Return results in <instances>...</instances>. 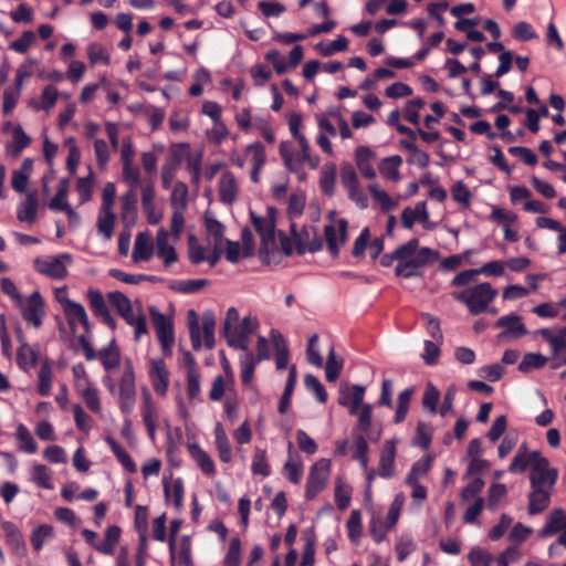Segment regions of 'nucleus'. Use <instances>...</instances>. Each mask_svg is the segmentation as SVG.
Instances as JSON below:
<instances>
[{
  "label": "nucleus",
  "instance_id": "obj_26",
  "mask_svg": "<svg viewBox=\"0 0 566 566\" xmlns=\"http://www.w3.org/2000/svg\"><path fill=\"white\" fill-rule=\"evenodd\" d=\"M553 488H532L528 499V513L534 515L543 512L551 502Z\"/></svg>",
  "mask_w": 566,
  "mask_h": 566
},
{
  "label": "nucleus",
  "instance_id": "obj_15",
  "mask_svg": "<svg viewBox=\"0 0 566 566\" xmlns=\"http://www.w3.org/2000/svg\"><path fill=\"white\" fill-rule=\"evenodd\" d=\"M4 132H10L11 135L4 146L6 156L18 158L30 146L32 139L20 125H13L10 122L4 125Z\"/></svg>",
  "mask_w": 566,
  "mask_h": 566
},
{
  "label": "nucleus",
  "instance_id": "obj_19",
  "mask_svg": "<svg viewBox=\"0 0 566 566\" xmlns=\"http://www.w3.org/2000/svg\"><path fill=\"white\" fill-rule=\"evenodd\" d=\"M176 243L177 242L174 241L170 242V234L165 228L160 227L157 230L154 248L156 249V255L163 260L166 268H169L178 260V254L175 249Z\"/></svg>",
  "mask_w": 566,
  "mask_h": 566
},
{
  "label": "nucleus",
  "instance_id": "obj_24",
  "mask_svg": "<svg viewBox=\"0 0 566 566\" xmlns=\"http://www.w3.org/2000/svg\"><path fill=\"white\" fill-rule=\"evenodd\" d=\"M244 155L247 159L250 161L251 168V180L253 182H259L260 179V170L265 164V150L261 143L256 142L245 146Z\"/></svg>",
  "mask_w": 566,
  "mask_h": 566
},
{
  "label": "nucleus",
  "instance_id": "obj_46",
  "mask_svg": "<svg viewBox=\"0 0 566 566\" xmlns=\"http://www.w3.org/2000/svg\"><path fill=\"white\" fill-rule=\"evenodd\" d=\"M164 491L167 501H172L177 510H181L184 502V483L181 479L165 481Z\"/></svg>",
  "mask_w": 566,
  "mask_h": 566
},
{
  "label": "nucleus",
  "instance_id": "obj_23",
  "mask_svg": "<svg viewBox=\"0 0 566 566\" xmlns=\"http://www.w3.org/2000/svg\"><path fill=\"white\" fill-rule=\"evenodd\" d=\"M190 458L207 476L216 474V464L211 455L206 452L198 443L191 442L187 444Z\"/></svg>",
  "mask_w": 566,
  "mask_h": 566
},
{
  "label": "nucleus",
  "instance_id": "obj_54",
  "mask_svg": "<svg viewBox=\"0 0 566 566\" xmlns=\"http://www.w3.org/2000/svg\"><path fill=\"white\" fill-rule=\"evenodd\" d=\"M336 166L334 164H325L321 170L319 185L322 191L326 195H332L336 184Z\"/></svg>",
  "mask_w": 566,
  "mask_h": 566
},
{
  "label": "nucleus",
  "instance_id": "obj_20",
  "mask_svg": "<svg viewBox=\"0 0 566 566\" xmlns=\"http://www.w3.org/2000/svg\"><path fill=\"white\" fill-rule=\"evenodd\" d=\"M398 443L399 439H389L382 444L378 462V474L384 479L392 478L396 474L395 459Z\"/></svg>",
  "mask_w": 566,
  "mask_h": 566
},
{
  "label": "nucleus",
  "instance_id": "obj_48",
  "mask_svg": "<svg viewBox=\"0 0 566 566\" xmlns=\"http://www.w3.org/2000/svg\"><path fill=\"white\" fill-rule=\"evenodd\" d=\"M191 546L190 541L187 536H184L178 545L175 544L174 538L170 541V554L171 557L178 558V562L181 566H189L191 558Z\"/></svg>",
  "mask_w": 566,
  "mask_h": 566
},
{
  "label": "nucleus",
  "instance_id": "obj_28",
  "mask_svg": "<svg viewBox=\"0 0 566 566\" xmlns=\"http://www.w3.org/2000/svg\"><path fill=\"white\" fill-rule=\"evenodd\" d=\"M416 221L427 223L429 213L424 201L417 202L415 208H406L401 213V223L406 229H411Z\"/></svg>",
  "mask_w": 566,
  "mask_h": 566
},
{
  "label": "nucleus",
  "instance_id": "obj_8",
  "mask_svg": "<svg viewBox=\"0 0 566 566\" xmlns=\"http://www.w3.org/2000/svg\"><path fill=\"white\" fill-rule=\"evenodd\" d=\"M71 264L72 256L69 253L38 256L33 261L36 272L53 280L65 279Z\"/></svg>",
  "mask_w": 566,
  "mask_h": 566
},
{
  "label": "nucleus",
  "instance_id": "obj_63",
  "mask_svg": "<svg viewBox=\"0 0 566 566\" xmlns=\"http://www.w3.org/2000/svg\"><path fill=\"white\" fill-rule=\"evenodd\" d=\"M20 347L18 349V364L23 368V369H30L31 367L35 366L36 361H38V356H36V353L34 352V349L29 346L28 344H25L24 342H22V339L20 338Z\"/></svg>",
  "mask_w": 566,
  "mask_h": 566
},
{
  "label": "nucleus",
  "instance_id": "obj_1",
  "mask_svg": "<svg viewBox=\"0 0 566 566\" xmlns=\"http://www.w3.org/2000/svg\"><path fill=\"white\" fill-rule=\"evenodd\" d=\"M398 264L395 273L398 276L412 277L418 274L419 269L438 260L439 253L430 248L419 247L417 239H411L396 249Z\"/></svg>",
  "mask_w": 566,
  "mask_h": 566
},
{
  "label": "nucleus",
  "instance_id": "obj_41",
  "mask_svg": "<svg viewBox=\"0 0 566 566\" xmlns=\"http://www.w3.org/2000/svg\"><path fill=\"white\" fill-rule=\"evenodd\" d=\"M30 474L32 482L39 488L45 490H53L54 485L52 482V472L44 464H33L30 468Z\"/></svg>",
  "mask_w": 566,
  "mask_h": 566
},
{
  "label": "nucleus",
  "instance_id": "obj_25",
  "mask_svg": "<svg viewBox=\"0 0 566 566\" xmlns=\"http://www.w3.org/2000/svg\"><path fill=\"white\" fill-rule=\"evenodd\" d=\"M154 254V240L151 235L147 232H139L135 238L134 249H133V261H149Z\"/></svg>",
  "mask_w": 566,
  "mask_h": 566
},
{
  "label": "nucleus",
  "instance_id": "obj_36",
  "mask_svg": "<svg viewBox=\"0 0 566 566\" xmlns=\"http://www.w3.org/2000/svg\"><path fill=\"white\" fill-rule=\"evenodd\" d=\"M251 472L254 475L266 478L271 475V464L269 462L268 451L263 448L255 447L253 450Z\"/></svg>",
  "mask_w": 566,
  "mask_h": 566
},
{
  "label": "nucleus",
  "instance_id": "obj_2",
  "mask_svg": "<svg viewBox=\"0 0 566 566\" xmlns=\"http://www.w3.org/2000/svg\"><path fill=\"white\" fill-rule=\"evenodd\" d=\"M259 327V321L254 315H247L240 319L235 307L228 308L223 321V335L229 346L247 350L250 336Z\"/></svg>",
  "mask_w": 566,
  "mask_h": 566
},
{
  "label": "nucleus",
  "instance_id": "obj_35",
  "mask_svg": "<svg viewBox=\"0 0 566 566\" xmlns=\"http://www.w3.org/2000/svg\"><path fill=\"white\" fill-rule=\"evenodd\" d=\"M38 197L35 192H29L25 199L18 206L17 217L22 222L33 223L36 218Z\"/></svg>",
  "mask_w": 566,
  "mask_h": 566
},
{
  "label": "nucleus",
  "instance_id": "obj_5",
  "mask_svg": "<svg viewBox=\"0 0 566 566\" xmlns=\"http://www.w3.org/2000/svg\"><path fill=\"white\" fill-rule=\"evenodd\" d=\"M296 142L300 148L296 155L293 154L290 142H282L280 144V155L286 168L291 171H297L302 165H306L311 169H317L321 159L318 155L312 154L307 138L300 137Z\"/></svg>",
  "mask_w": 566,
  "mask_h": 566
},
{
  "label": "nucleus",
  "instance_id": "obj_31",
  "mask_svg": "<svg viewBox=\"0 0 566 566\" xmlns=\"http://www.w3.org/2000/svg\"><path fill=\"white\" fill-rule=\"evenodd\" d=\"M33 170V159L25 158L20 168L12 172L11 186L12 189L19 193L27 190L29 178Z\"/></svg>",
  "mask_w": 566,
  "mask_h": 566
},
{
  "label": "nucleus",
  "instance_id": "obj_21",
  "mask_svg": "<svg viewBox=\"0 0 566 566\" xmlns=\"http://www.w3.org/2000/svg\"><path fill=\"white\" fill-rule=\"evenodd\" d=\"M127 325L134 328L135 339L138 340L147 333L146 316L139 302L132 303L128 308L119 313Z\"/></svg>",
  "mask_w": 566,
  "mask_h": 566
},
{
  "label": "nucleus",
  "instance_id": "obj_33",
  "mask_svg": "<svg viewBox=\"0 0 566 566\" xmlns=\"http://www.w3.org/2000/svg\"><path fill=\"white\" fill-rule=\"evenodd\" d=\"M214 444L218 451V455L221 462L230 463L232 460V448L226 430L221 423H217L214 427Z\"/></svg>",
  "mask_w": 566,
  "mask_h": 566
},
{
  "label": "nucleus",
  "instance_id": "obj_52",
  "mask_svg": "<svg viewBox=\"0 0 566 566\" xmlns=\"http://www.w3.org/2000/svg\"><path fill=\"white\" fill-rule=\"evenodd\" d=\"M566 528V515L562 510H555L551 513L545 527L541 535L543 537L551 536Z\"/></svg>",
  "mask_w": 566,
  "mask_h": 566
},
{
  "label": "nucleus",
  "instance_id": "obj_27",
  "mask_svg": "<svg viewBox=\"0 0 566 566\" xmlns=\"http://www.w3.org/2000/svg\"><path fill=\"white\" fill-rule=\"evenodd\" d=\"M374 153L367 146H359L355 150V163L363 177L374 179L376 171L371 165Z\"/></svg>",
  "mask_w": 566,
  "mask_h": 566
},
{
  "label": "nucleus",
  "instance_id": "obj_42",
  "mask_svg": "<svg viewBox=\"0 0 566 566\" xmlns=\"http://www.w3.org/2000/svg\"><path fill=\"white\" fill-rule=\"evenodd\" d=\"M14 437H15L18 448L20 451H22L24 453H29V454L36 452L38 444L34 441L31 432L24 424H22V423L18 424V427L15 429Z\"/></svg>",
  "mask_w": 566,
  "mask_h": 566
},
{
  "label": "nucleus",
  "instance_id": "obj_32",
  "mask_svg": "<svg viewBox=\"0 0 566 566\" xmlns=\"http://www.w3.org/2000/svg\"><path fill=\"white\" fill-rule=\"evenodd\" d=\"M539 457V452H530L525 447H521L510 464V471L514 473L524 472L527 468L531 469L534 465L535 459Z\"/></svg>",
  "mask_w": 566,
  "mask_h": 566
},
{
  "label": "nucleus",
  "instance_id": "obj_58",
  "mask_svg": "<svg viewBox=\"0 0 566 566\" xmlns=\"http://www.w3.org/2000/svg\"><path fill=\"white\" fill-rule=\"evenodd\" d=\"M352 500V488L343 479L335 482V502L339 510H346Z\"/></svg>",
  "mask_w": 566,
  "mask_h": 566
},
{
  "label": "nucleus",
  "instance_id": "obj_39",
  "mask_svg": "<svg viewBox=\"0 0 566 566\" xmlns=\"http://www.w3.org/2000/svg\"><path fill=\"white\" fill-rule=\"evenodd\" d=\"M353 437H354L353 459L358 461V463L360 464V467L364 470H367L368 462H369V459H368V451H369L368 442H367L366 438L364 437V433L356 432V430H353Z\"/></svg>",
  "mask_w": 566,
  "mask_h": 566
},
{
  "label": "nucleus",
  "instance_id": "obj_62",
  "mask_svg": "<svg viewBox=\"0 0 566 566\" xmlns=\"http://www.w3.org/2000/svg\"><path fill=\"white\" fill-rule=\"evenodd\" d=\"M259 361L255 360L251 353H245L240 358V371H241V380L243 385H250L253 376L255 366Z\"/></svg>",
  "mask_w": 566,
  "mask_h": 566
},
{
  "label": "nucleus",
  "instance_id": "obj_51",
  "mask_svg": "<svg viewBox=\"0 0 566 566\" xmlns=\"http://www.w3.org/2000/svg\"><path fill=\"white\" fill-rule=\"evenodd\" d=\"M170 206L171 210H186L188 206V187L185 182H176L171 187Z\"/></svg>",
  "mask_w": 566,
  "mask_h": 566
},
{
  "label": "nucleus",
  "instance_id": "obj_60",
  "mask_svg": "<svg viewBox=\"0 0 566 566\" xmlns=\"http://www.w3.org/2000/svg\"><path fill=\"white\" fill-rule=\"evenodd\" d=\"M343 369V359L337 357L334 348L332 347L327 355V361L325 365V376L329 382L336 381Z\"/></svg>",
  "mask_w": 566,
  "mask_h": 566
},
{
  "label": "nucleus",
  "instance_id": "obj_14",
  "mask_svg": "<svg viewBox=\"0 0 566 566\" xmlns=\"http://www.w3.org/2000/svg\"><path fill=\"white\" fill-rule=\"evenodd\" d=\"M148 377L154 391L158 396L165 397L170 385V373L164 359L150 358L148 360Z\"/></svg>",
  "mask_w": 566,
  "mask_h": 566
},
{
  "label": "nucleus",
  "instance_id": "obj_11",
  "mask_svg": "<svg viewBox=\"0 0 566 566\" xmlns=\"http://www.w3.org/2000/svg\"><path fill=\"white\" fill-rule=\"evenodd\" d=\"M331 475V461L328 459H319L310 468L306 485L305 497L307 500L315 499L327 485Z\"/></svg>",
  "mask_w": 566,
  "mask_h": 566
},
{
  "label": "nucleus",
  "instance_id": "obj_22",
  "mask_svg": "<svg viewBox=\"0 0 566 566\" xmlns=\"http://www.w3.org/2000/svg\"><path fill=\"white\" fill-rule=\"evenodd\" d=\"M218 192L220 201L224 205H232L237 200L239 185L233 172L229 170L222 172L218 184Z\"/></svg>",
  "mask_w": 566,
  "mask_h": 566
},
{
  "label": "nucleus",
  "instance_id": "obj_47",
  "mask_svg": "<svg viewBox=\"0 0 566 566\" xmlns=\"http://www.w3.org/2000/svg\"><path fill=\"white\" fill-rule=\"evenodd\" d=\"M368 189L373 198L375 199L376 202L379 203L384 212H390L397 208L399 200L391 198L377 184L369 185Z\"/></svg>",
  "mask_w": 566,
  "mask_h": 566
},
{
  "label": "nucleus",
  "instance_id": "obj_53",
  "mask_svg": "<svg viewBox=\"0 0 566 566\" xmlns=\"http://www.w3.org/2000/svg\"><path fill=\"white\" fill-rule=\"evenodd\" d=\"M115 221L116 217L113 211L99 210L97 218V231L105 240H109L113 237Z\"/></svg>",
  "mask_w": 566,
  "mask_h": 566
},
{
  "label": "nucleus",
  "instance_id": "obj_43",
  "mask_svg": "<svg viewBox=\"0 0 566 566\" xmlns=\"http://www.w3.org/2000/svg\"><path fill=\"white\" fill-rule=\"evenodd\" d=\"M283 473L293 484H298L303 474V462L297 454H290L283 465Z\"/></svg>",
  "mask_w": 566,
  "mask_h": 566
},
{
  "label": "nucleus",
  "instance_id": "obj_45",
  "mask_svg": "<svg viewBox=\"0 0 566 566\" xmlns=\"http://www.w3.org/2000/svg\"><path fill=\"white\" fill-rule=\"evenodd\" d=\"M206 229L209 237V240L213 244V250L223 251L224 240H223V226L213 218H206Z\"/></svg>",
  "mask_w": 566,
  "mask_h": 566
},
{
  "label": "nucleus",
  "instance_id": "obj_4",
  "mask_svg": "<svg viewBox=\"0 0 566 566\" xmlns=\"http://www.w3.org/2000/svg\"><path fill=\"white\" fill-rule=\"evenodd\" d=\"M291 238L282 237L280 239L281 249L286 255L292 254L296 251L298 254L305 252H316L323 247V242L319 239L315 228H302L300 231L296 229L294 222L291 223Z\"/></svg>",
  "mask_w": 566,
  "mask_h": 566
},
{
  "label": "nucleus",
  "instance_id": "obj_59",
  "mask_svg": "<svg viewBox=\"0 0 566 566\" xmlns=\"http://www.w3.org/2000/svg\"><path fill=\"white\" fill-rule=\"evenodd\" d=\"M120 216L123 220H134L137 211V198L133 189L120 197Z\"/></svg>",
  "mask_w": 566,
  "mask_h": 566
},
{
  "label": "nucleus",
  "instance_id": "obj_38",
  "mask_svg": "<svg viewBox=\"0 0 566 566\" xmlns=\"http://www.w3.org/2000/svg\"><path fill=\"white\" fill-rule=\"evenodd\" d=\"M76 392L92 412H101L102 405L98 389L95 387L93 382L76 389Z\"/></svg>",
  "mask_w": 566,
  "mask_h": 566
},
{
  "label": "nucleus",
  "instance_id": "obj_50",
  "mask_svg": "<svg viewBox=\"0 0 566 566\" xmlns=\"http://www.w3.org/2000/svg\"><path fill=\"white\" fill-rule=\"evenodd\" d=\"M54 535L53 527L49 524H41L35 527L30 536V542L35 552H40L44 544Z\"/></svg>",
  "mask_w": 566,
  "mask_h": 566
},
{
  "label": "nucleus",
  "instance_id": "obj_7",
  "mask_svg": "<svg viewBox=\"0 0 566 566\" xmlns=\"http://www.w3.org/2000/svg\"><path fill=\"white\" fill-rule=\"evenodd\" d=\"M136 376L132 361H126L117 385V402L120 411L129 415L136 402Z\"/></svg>",
  "mask_w": 566,
  "mask_h": 566
},
{
  "label": "nucleus",
  "instance_id": "obj_9",
  "mask_svg": "<svg viewBox=\"0 0 566 566\" xmlns=\"http://www.w3.org/2000/svg\"><path fill=\"white\" fill-rule=\"evenodd\" d=\"M24 322L40 328L46 315L45 302L39 291H33L28 297H22L17 304Z\"/></svg>",
  "mask_w": 566,
  "mask_h": 566
},
{
  "label": "nucleus",
  "instance_id": "obj_55",
  "mask_svg": "<svg viewBox=\"0 0 566 566\" xmlns=\"http://www.w3.org/2000/svg\"><path fill=\"white\" fill-rule=\"evenodd\" d=\"M69 187V179L64 178L60 180L57 191L51 200V202L49 203V208L51 210L63 211L65 208L70 206L67 202Z\"/></svg>",
  "mask_w": 566,
  "mask_h": 566
},
{
  "label": "nucleus",
  "instance_id": "obj_40",
  "mask_svg": "<svg viewBox=\"0 0 566 566\" xmlns=\"http://www.w3.org/2000/svg\"><path fill=\"white\" fill-rule=\"evenodd\" d=\"M402 164L400 156H390L384 158L379 164L380 175L390 181H398L400 178L399 168Z\"/></svg>",
  "mask_w": 566,
  "mask_h": 566
},
{
  "label": "nucleus",
  "instance_id": "obj_49",
  "mask_svg": "<svg viewBox=\"0 0 566 566\" xmlns=\"http://www.w3.org/2000/svg\"><path fill=\"white\" fill-rule=\"evenodd\" d=\"M432 459L430 457L416 461L406 476V483H420L427 476L431 469Z\"/></svg>",
  "mask_w": 566,
  "mask_h": 566
},
{
  "label": "nucleus",
  "instance_id": "obj_18",
  "mask_svg": "<svg viewBox=\"0 0 566 566\" xmlns=\"http://www.w3.org/2000/svg\"><path fill=\"white\" fill-rule=\"evenodd\" d=\"M495 326L502 329L497 335L499 340L502 342L517 339L527 333L525 325L522 323V317L516 314L500 317Z\"/></svg>",
  "mask_w": 566,
  "mask_h": 566
},
{
  "label": "nucleus",
  "instance_id": "obj_64",
  "mask_svg": "<svg viewBox=\"0 0 566 566\" xmlns=\"http://www.w3.org/2000/svg\"><path fill=\"white\" fill-rule=\"evenodd\" d=\"M241 564V541L232 537L229 542L228 552L223 558V566H240Z\"/></svg>",
  "mask_w": 566,
  "mask_h": 566
},
{
  "label": "nucleus",
  "instance_id": "obj_34",
  "mask_svg": "<svg viewBox=\"0 0 566 566\" xmlns=\"http://www.w3.org/2000/svg\"><path fill=\"white\" fill-rule=\"evenodd\" d=\"M549 344L552 354L556 357L566 349V329L565 327L557 331L543 328L538 332Z\"/></svg>",
  "mask_w": 566,
  "mask_h": 566
},
{
  "label": "nucleus",
  "instance_id": "obj_16",
  "mask_svg": "<svg viewBox=\"0 0 566 566\" xmlns=\"http://www.w3.org/2000/svg\"><path fill=\"white\" fill-rule=\"evenodd\" d=\"M556 480L557 471L549 468L548 460L542 455L535 459L534 465L531 468V486L553 488Z\"/></svg>",
  "mask_w": 566,
  "mask_h": 566
},
{
  "label": "nucleus",
  "instance_id": "obj_3",
  "mask_svg": "<svg viewBox=\"0 0 566 566\" xmlns=\"http://www.w3.org/2000/svg\"><path fill=\"white\" fill-rule=\"evenodd\" d=\"M496 296L497 290L489 282L471 285L462 291H455L452 293V297L463 303L468 311L473 315L486 312L489 305Z\"/></svg>",
  "mask_w": 566,
  "mask_h": 566
},
{
  "label": "nucleus",
  "instance_id": "obj_30",
  "mask_svg": "<svg viewBox=\"0 0 566 566\" xmlns=\"http://www.w3.org/2000/svg\"><path fill=\"white\" fill-rule=\"evenodd\" d=\"M201 392L200 374L193 357L187 355V394L189 399H198Z\"/></svg>",
  "mask_w": 566,
  "mask_h": 566
},
{
  "label": "nucleus",
  "instance_id": "obj_17",
  "mask_svg": "<svg viewBox=\"0 0 566 566\" xmlns=\"http://www.w3.org/2000/svg\"><path fill=\"white\" fill-rule=\"evenodd\" d=\"M140 415L143 422L146 427L149 439L154 442L156 440V431L158 423V409L148 389L143 390Z\"/></svg>",
  "mask_w": 566,
  "mask_h": 566
},
{
  "label": "nucleus",
  "instance_id": "obj_29",
  "mask_svg": "<svg viewBox=\"0 0 566 566\" xmlns=\"http://www.w3.org/2000/svg\"><path fill=\"white\" fill-rule=\"evenodd\" d=\"M63 312L71 329L74 333L78 325L82 326L85 332L90 329L88 316L82 304L76 302L70 307L65 308Z\"/></svg>",
  "mask_w": 566,
  "mask_h": 566
},
{
  "label": "nucleus",
  "instance_id": "obj_44",
  "mask_svg": "<svg viewBox=\"0 0 566 566\" xmlns=\"http://www.w3.org/2000/svg\"><path fill=\"white\" fill-rule=\"evenodd\" d=\"M365 387L361 385H353L350 387H342L338 396L340 406L361 403L364 401Z\"/></svg>",
  "mask_w": 566,
  "mask_h": 566
},
{
  "label": "nucleus",
  "instance_id": "obj_6",
  "mask_svg": "<svg viewBox=\"0 0 566 566\" xmlns=\"http://www.w3.org/2000/svg\"><path fill=\"white\" fill-rule=\"evenodd\" d=\"M189 334L193 349L199 350L203 345L211 349L214 346L216 319L212 314L202 317V325L199 324L193 310L189 311Z\"/></svg>",
  "mask_w": 566,
  "mask_h": 566
},
{
  "label": "nucleus",
  "instance_id": "obj_12",
  "mask_svg": "<svg viewBox=\"0 0 566 566\" xmlns=\"http://www.w3.org/2000/svg\"><path fill=\"white\" fill-rule=\"evenodd\" d=\"M252 223L260 234L261 245H260V255L262 258H270L276 250V240L274 234V221L269 217H258L253 212H251Z\"/></svg>",
  "mask_w": 566,
  "mask_h": 566
},
{
  "label": "nucleus",
  "instance_id": "obj_13",
  "mask_svg": "<svg viewBox=\"0 0 566 566\" xmlns=\"http://www.w3.org/2000/svg\"><path fill=\"white\" fill-rule=\"evenodd\" d=\"M335 214L334 211L329 212V223L324 229L327 249L333 255H337L347 239V221L344 218L335 219Z\"/></svg>",
  "mask_w": 566,
  "mask_h": 566
},
{
  "label": "nucleus",
  "instance_id": "obj_57",
  "mask_svg": "<svg viewBox=\"0 0 566 566\" xmlns=\"http://www.w3.org/2000/svg\"><path fill=\"white\" fill-rule=\"evenodd\" d=\"M87 56L92 65H108L111 63L108 51L98 42H93L87 45Z\"/></svg>",
  "mask_w": 566,
  "mask_h": 566
},
{
  "label": "nucleus",
  "instance_id": "obj_56",
  "mask_svg": "<svg viewBox=\"0 0 566 566\" xmlns=\"http://www.w3.org/2000/svg\"><path fill=\"white\" fill-rule=\"evenodd\" d=\"M348 41L345 36H337L332 42H319L315 45L316 51L323 56H331L336 52L346 51Z\"/></svg>",
  "mask_w": 566,
  "mask_h": 566
},
{
  "label": "nucleus",
  "instance_id": "obj_10",
  "mask_svg": "<svg viewBox=\"0 0 566 566\" xmlns=\"http://www.w3.org/2000/svg\"><path fill=\"white\" fill-rule=\"evenodd\" d=\"M149 315L165 356H170L175 344L172 318L159 312L155 306L149 307Z\"/></svg>",
  "mask_w": 566,
  "mask_h": 566
},
{
  "label": "nucleus",
  "instance_id": "obj_37",
  "mask_svg": "<svg viewBox=\"0 0 566 566\" xmlns=\"http://www.w3.org/2000/svg\"><path fill=\"white\" fill-rule=\"evenodd\" d=\"M105 370H114L119 366L120 352L118 346L112 340L106 347L98 352V356Z\"/></svg>",
  "mask_w": 566,
  "mask_h": 566
},
{
  "label": "nucleus",
  "instance_id": "obj_61",
  "mask_svg": "<svg viewBox=\"0 0 566 566\" xmlns=\"http://www.w3.org/2000/svg\"><path fill=\"white\" fill-rule=\"evenodd\" d=\"M346 528L350 542L358 544L363 533L361 515L359 511L354 510L350 512Z\"/></svg>",
  "mask_w": 566,
  "mask_h": 566
}]
</instances>
